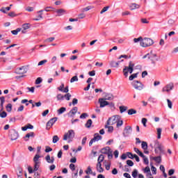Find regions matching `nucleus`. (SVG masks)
Wrapping results in <instances>:
<instances>
[{
	"label": "nucleus",
	"instance_id": "nucleus-1",
	"mask_svg": "<svg viewBox=\"0 0 178 178\" xmlns=\"http://www.w3.org/2000/svg\"><path fill=\"white\" fill-rule=\"evenodd\" d=\"M146 58H147L149 60H151L153 65H155V63H156V62H158L159 60L156 54H154L152 51H151L150 53H148L146 55L143 56V59H145Z\"/></svg>",
	"mask_w": 178,
	"mask_h": 178
},
{
	"label": "nucleus",
	"instance_id": "nucleus-2",
	"mask_svg": "<svg viewBox=\"0 0 178 178\" xmlns=\"http://www.w3.org/2000/svg\"><path fill=\"white\" fill-rule=\"evenodd\" d=\"M133 72H134V63L130 61L129 63V66H125L124 68L123 69L124 76H125V77H127V76H129V73L131 74Z\"/></svg>",
	"mask_w": 178,
	"mask_h": 178
},
{
	"label": "nucleus",
	"instance_id": "nucleus-3",
	"mask_svg": "<svg viewBox=\"0 0 178 178\" xmlns=\"http://www.w3.org/2000/svg\"><path fill=\"white\" fill-rule=\"evenodd\" d=\"M75 134H76L74 133V131L73 129L69 130L67 133H65L64 134L63 140H64V141H66L68 139L70 140L68 143H70V141H73V138H74Z\"/></svg>",
	"mask_w": 178,
	"mask_h": 178
},
{
	"label": "nucleus",
	"instance_id": "nucleus-4",
	"mask_svg": "<svg viewBox=\"0 0 178 178\" xmlns=\"http://www.w3.org/2000/svg\"><path fill=\"white\" fill-rule=\"evenodd\" d=\"M154 44V40L149 38H144L142 39L140 42V46L143 47V48H147V47H151V45Z\"/></svg>",
	"mask_w": 178,
	"mask_h": 178
},
{
	"label": "nucleus",
	"instance_id": "nucleus-5",
	"mask_svg": "<svg viewBox=\"0 0 178 178\" xmlns=\"http://www.w3.org/2000/svg\"><path fill=\"white\" fill-rule=\"evenodd\" d=\"M131 86L138 91H141V90L144 88V84H143L140 81H134L131 83Z\"/></svg>",
	"mask_w": 178,
	"mask_h": 178
},
{
	"label": "nucleus",
	"instance_id": "nucleus-6",
	"mask_svg": "<svg viewBox=\"0 0 178 178\" xmlns=\"http://www.w3.org/2000/svg\"><path fill=\"white\" fill-rule=\"evenodd\" d=\"M28 71L29 68L27 66H22L17 68L15 71V73L16 74H26V73H27Z\"/></svg>",
	"mask_w": 178,
	"mask_h": 178
},
{
	"label": "nucleus",
	"instance_id": "nucleus-7",
	"mask_svg": "<svg viewBox=\"0 0 178 178\" xmlns=\"http://www.w3.org/2000/svg\"><path fill=\"white\" fill-rule=\"evenodd\" d=\"M132 131L133 127H131V126L125 127L122 132L123 137H129V136L131 134Z\"/></svg>",
	"mask_w": 178,
	"mask_h": 178
},
{
	"label": "nucleus",
	"instance_id": "nucleus-8",
	"mask_svg": "<svg viewBox=\"0 0 178 178\" xmlns=\"http://www.w3.org/2000/svg\"><path fill=\"white\" fill-rule=\"evenodd\" d=\"M10 136L12 141H14L15 140H17L19 138V132L15 129H12L10 131Z\"/></svg>",
	"mask_w": 178,
	"mask_h": 178
},
{
	"label": "nucleus",
	"instance_id": "nucleus-9",
	"mask_svg": "<svg viewBox=\"0 0 178 178\" xmlns=\"http://www.w3.org/2000/svg\"><path fill=\"white\" fill-rule=\"evenodd\" d=\"M98 102L100 104V108H105L109 105V102H107L104 98H99Z\"/></svg>",
	"mask_w": 178,
	"mask_h": 178
},
{
	"label": "nucleus",
	"instance_id": "nucleus-10",
	"mask_svg": "<svg viewBox=\"0 0 178 178\" xmlns=\"http://www.w3.org/2000/svg\"><path fill=\"white\" fill-rule=\"evenodd\" d=\"M127 155L129 159H136V162H140V157L137 156V154H133V153L130 152H127Z\"/></svg>",
	"mask_w": 178,
	"mask_h": 178
},
{
	"label": "nucleus",
	"instance_id": "nucleus-11",
	"mask_svg": "<svg viewBox=\"0 0 178 178\" xmlns=\"http://www.w3.org/2000/svg\"><path fill=\"white\" fill-rule=\"evenodd\" d=\"M155 145L156 148H158V149L160 151V155H161V154H165L163 146H162V145H161L158 140L155 141Z\"/></svg>",
	"mask_w": 178,
	"mask_h": 178
},
{
	"label": "nucleus",
	"instance_id": "nucleus-12",
	"mask_svg": "<svg viewBox=\"0 0 178 178\" xmlns=\"http://www.w3.org/2000/svg\"><path fill=\"white\" fill-rule=\"evenodd\" d=\"M30 137L34 138V137H35V134H34V132L28 133L25 136L23 137V139L24 141H29Z\"/></svg>",
	"mask_w": 178,
	"mask_h": 178
},
{
	"label": "nucleus",
	"instance_id": "nucleus-13",
	"mask_svg": "<svg viewBox=\"0 0 178 178\" xmlns=\"http://www.w3.org/2000/svg\"><path fill=\"white\" fill-rule=\"evenodd\" d=\"M56 120H58V118L56 117L50 119V120L47 122V127H52Z\"/></svg>",
	"mask_w": 178,
	"mask_h": 178
},
{
	"label": "nucleus",
	"instance_id": "nucleus-14",
	"mask_svg": "<svg viewBox=\"0 0 178 178\" xmlns=\"http://www.w3.org/2000/svg\"><path fill=\"white\" fill-rule=\"evenodd\" d=\"M77 111H79V108L77 107H74L69 113H68V116L70 118H73L74 116L75 113H77Z\"/></svg>",
	"mask_w": 178,
	"mask_h": 178
},
{
	"label": "nucleus",
	"instance_id": "nucleus-15",
	"mask_svg": "<svg viewBox=\"0 0 178 178\" xmlns=\"http://www.w3.org/2000/svg\"><path fill=\"white\" fill-rule=\"evenodd\" d=\"M150 159L155 161L156 163H162V156L161 154L158 156L150 157Z\"/></svg>",
	"mask_w": 178,
	"mask_h": 178
},
{
	"label": "nucleus",
	"instance_id": "nucleus-16",
	"mask_svg": "<svg viewBox=\"0 0 178 178\" xmlns=\"http://www.w3.org/2000/svg\"><path fill=\"white\" fill-rule=\"evenodd\" d=\"M56 13H57V16H63V15H66V11L63 8L58 9L56 10Z\"/></svg>",
	"mask_w": 178,
	"mask_h": 178
},
{
	"label": "nucleus",
	"instance_id": "nucleus-17",
	"mask_svg": "<svg viewBox=\"0 0 178 178\" xmlns=\"http://www.w3.org/2000/svg\"><path fill=\"white\" fill-rule=\"evenodd\" d=\"M92 140L95 143L96 141H99V140H102V136L99 135V134L96 133L94 134V138Z\"/></svg>",
	"mask_w": 178,
	"mask_h": 178
},
{
	"label": "nucleus",
	"instance_id": "nucleus-18",
	"mask_svg": "<svg viewBox=\"0 0 178 178\" xmlns=\"http://www.w3.org/2000/svg\"><path fill=\"white\" fill-rule=\"evenodd\" d=\"M112 150L111 149V147H104L101 149V152L102 154H104L106 155L108 154V152H111Z\"/></svg>",
	"mask_w": 178,
	"mask_h": 178
},
{
	"label": "nucleus",
	"instance_id": "nucleus-19",
	"mask_svg": "<svg viewBox=\"0 0 178 178\" xmlns=\"http://www.w3.org/2000/svg\"><path fill=\"white\" fill-rule=\"evenodd\" d=\"M120 63V61L115 62L112 60L110 62V66L111 67H118Z\"/></svg>",
	"mask_w": 178,
	"mask_h": 178
},
{
	"label": "nucleus",
	"instance_id": "nucleus-20",
	"mask_svg": "<svg viewBox=\"0 0 178 178\" xmlns=\"http://www.w3.org/2000/svg\"><path fill=\"white\" fill-rule=\"evenodd\" d=\"M119 115H114L113 117H111L112 123L111 125L115 124L118 122V120H119Z\"/></svg>",
	"mask_w": 178,
	"mask_h": 178
},
{
	"label": "nucleus",
	"instance_id": "nucleus-21",
	"mask_svg": "<svg viewBox=\"0 0 178 178\" xmlns=\"http://www.w3.org/2000/svg\"><path fill=\"white\" fill-rule=\"evenodd\" d=\"M0 101H1V104H0V106L1 108V111H3V104H5V97L2 96V97H0Z\"/></svg>",
	"mask_w": 178,
	"mask_h": 178
},
{
	"label": "nucleus",
	"instance_id": "nucleus-22",
	"mask_svg": "<svg viewBox=\"0 0 178 178\" xmlns=\"http://www.w3.org/2000/svg\"><path fill=\"white\" fill-rule=\"evenodd\" d=\"M40 158H41V156H40L39 154H35L33 158L34 163H41V162L38 161V159H40Z\"/></svg>",
	"mask_w": 178,
	"mask_h": 178
},
{
	"label": "nucleus",
	"instance_id": "nucleus-23",
	"mask_svg": "<svg viewBox=\"0 0 178 178\" xmlns=\"http://www.w3.org/2000/svg\"><path fill=\"white\" fill-rule=\"evenodd\" d=\"M104 99L106 101H112V99H113V95L107 94Z\"/></svg>",
	"mask_w": 178,
	"mask_h": 178
},
{
	"label": "nucleus",
	"instance_id": "nucleus-24",
	"mask_svg": "<svg viewBox=\"0 0 178 178\" xmlns=\"http://www.w3.org/2000/svg\"><path fill=\"white\" fill-rule=\"evenodd\" d=\"M137 113V111L134 108H130L128 110V115H136Z\"/></svg>",
	"mask_w": 178,
	"mask_h": 178
},
{
	"label": "nucleus",
	"instance_id": "nucleus-25",
	"mask_svg": "<svg viewBox=\"0 0 178 178\" xmlns=\"http://www.w3.org/2000/svg\"><path fill=\"white\" fill-rule=\"evenodd\" d=\"M130 8H131V10H134V9L140 8V5L137 3H132Z\"/></svg>",
	"mask_w": 178,
	"mask_h": 178
},
{
	"label": "nucleus",
	"instance_id": "nucleus-26",
	"mask_svg": "<svg viewBox=\"0 0 178 178\" xmlns=\"http://www.w3.org/2000/svg\"><path fill=\"white\" fill-rule=\"evenodd\" d=\"M91 124H92V120L89 119L85 124V127H87V129H90V127H91Z\"/></svg>",
	"mask_w": 178,
	"mask_h": 178
},
{
	"label": "nucleus",
	"instance_id": "nucleus-27",
	"mask_svg": "<svg viewBox=\"0 0 178 178\" xmlns=\"http://www.w3.org/2000/svg\"><path fill=\"white\" fill-rule=\"evenodd\" d=\"M20 31H22V28H17L16 30L11 31V33L13 35H17V33Z\"/></svg>",
	"mask_w": 178,
	"mask_h": 178
},
{
	"label": "nucleus",
	"instance_id": "nucleus-28",
	"mask_svg": "<svg viewBox=\"0 0 178 178\" xmlns=\"http://www.w3.org/2000/svg\"><path fill=\"white\" fill-rule=\"evenodd\" d=\"M138 76V72L135 73V74H131V76H129V80L130 81H132V80H133L134 79H137V76Z\"/></svg>",
	"mask_w": 178,
	"mask_h": 178
},
{
	"label": "nucleus",
	"instance_id": "nucleus-29",
	"mask_svg": "<svg viewBox=\"0 0 178 178\" xmlns=\"http://www.w3.org/2000/svg\"><path fill=\"white\" fill-rule=\"evenodd\" d=\"M143 149H148V143L145 141H143L141 144Z\"/></svg>",
	"mask_w": 178,
	"mask_h": 178
},
{
	"label": "nucleus",
	"instance_id": "nucleus-30",
	"mask_svg": "<svg viewBox=\"0 0 178 178\" xmlns=\"http://www.w3.org/2000/svg\"><path fill=\"white\" fill-rule=\"evenodd\" d=\"M31 24L29 23L24 24H22V29L23 30H29L31 27Z\"/></svg>",
	"mask_w": 178,
	"mask_h": 178
},
{
	"label": "nucleus",
	"instance_id": "nucleus-31",
	"mask_svg": "<svg viewBox=\"0 0 178 178\" xmlns=\"http://www.w3.org/2000/svg\"><path fill=\"white\" fill-rule=\"evenodd\" d=\"M127 111V106H120V113H123V112H126Z\"/></svg>",
	"mask_w": 178,
	"mask_h": 178
},
{
	"label": "nucleus",
	"instance_id": "nucleus-32",
	"mask_svg": "<svg viewBox=\"0 0 178 178\" xmlns=\"http://www.w3.org/2000/svg\"><path fill=\"white\" fill-rule=\"evenodd\" d=\"M64 112H66V108L61 107L60 109L58 110V115H62Z\"/></svg>",
	"mask_w": 178,
	"mask_h": 178
},
{
	"label": "nucleus",
	"instance_id": "nucleus-33",
	"mask_svg": "<svg viewBox=\"0 0 178 178\" xmlns=\"http://www.w3.org/2000/svg\"><path fill=\"white\" fill-rule=\"evenodd\" d=\"M144 172H145V173H148V175H149V176H152V175L151 174V169H150L148 166H147V167L144 169Z\"/></svg>",
	"mask_w": 178,
	"mask_h": 178
},
{
	"label": "nucleus",
	"instance_id": "nucleus-34",
	"mask_svg": "<svg viewBox=\"0 0 178 178\" xmlns=\"http://www.w3.org/2000/svg\"><path fill=\"white\" fill-rule=\"evenodd\" d=\"M72 97V95L70 93H67L65 95H63V98L67 101H70V98Z\"/></svg>",
	"mask_w": 178,
	"mask_h": 178
},
{
	"label": "nucleus",
	"instance_id": "nucleus-35",
	"mask_svg": "<svg viewBox=\"0 0 178 178\" xmlns=\"http://www.w3.org/2000/svg\"><path fill=\"white\" fill-rule=\"evenodd\" d=\"M117 127H120V126H123V120H120L119 118L118 121H117Z\"/></svg>",
	"mask_w": 178,
	"mask_h": 178
},
{
	"label": "nucleus",
	"instance_id": "nucleus-36",
	"mask_svg": "<svg viewBox=\"0 0 178 178\" xmlns=\"http://www.w3.org/2000/svg\"><path fill=\"white\" fill-rule=\"evenodd\" d=\"M41 163H35L34 164V169H33V172H37V170H38L39 168H40V164Z\"/></svg>",
	"mask_w": 178,
	"mask_h": 178
},
{
	"label": "nucleus",
	"instance_id": "nucleus-37",
	"mask_svg": "<svg viewBox=\"0 0 178 178\" xmlns=\"http://www.w3.org/2000/svg\"><path fill=\"white\" fill-rule=\"evenodd\" d=\"M151 169L153 175H156V168L152 165V163H150Z\"/></svg>",
	"mask_w": 178,
	"mask_h": 178
},
{
	"label": "nucleus",
	"instance_id": "nucleus-38",
	"mask_svg": "<svg viewBox=\"0 0 178 178\" xmlns=\"http://www.w3.org/2000/svg\"><path fill=\"white\" fill-rule=\"evenodd\" d=\"M6 109L7 112H12V104H7V106H6Z\"/></svg>",
	"mask_w": 178,
	"mask_h": 178
},
{
	"label": "nucleus",
	"instance_id": "nucleus-39",
	"mask_svg": "<svg viewBox=\"0 0 178 178\" xmlns=\"http://www.w3.org/2000/svg\"><path fill=\"white\" fill-rule=\"evenodd\" d=\"M105 129H108V133H112L113 131V127L105 125Z\"/></svg>",
	"mask_w": 178,
	"mask_h": 178
},
{
	"label": "nucleus",
	"instance_id": "nucleus-40",
	"mask_svg": "<svg viewBox=\"0 0 178 178\" xmlns=\"http://www.w3.org/2000/svg\"><path fill=\"white\" fill-rule=\"evenodd\" d=\"M162 134V129L158 128L157 129V138H161V135Z\"/></svg>",
	"mask_w": 178,
	"mask_h": 178
},
{
	"label": "nucleus",
	"instance_id": "nucleus-41",
	"mask_svg": "<svg viewBox=\"0 0 178 178\" xmlns=\"http://www.w3.org/2000/svg\"><path fill=\"white\" fill-rule=\"evenodd\" d=\"M138 175V171L136 169L134 170V171L132 172V177L134 178H137Z\"/></svg>",
	"mask_w": 178,
	"mask_h": 178
},
{
	"label": "nucleus",
	"instance_id": "nucleus-42",
	"mask_svg": "<svg viewBox=\"0 0 178 178\" xmlns=\"http://www.w3.org/2000/svg\"><path fill=\"white\" fill-rule=\"evenodd\" d=\"M104 159H105V156L103 154H100L97 159V161L104 162Z\"/></svg>",
	"mask_w": 178,
	"mask_h": 178
},
{
	"label": "nucleus",
	"instance_id": "nucleus-43",
	"mask_svg": "<svg viewBox=\"0 0 178 178\" xmlns=\"http://www.w3.org/2000/svg\"><path fill=\"white\" fill-rule=\"evenodd\" d=\"M85 172L86 175H91V173H92V170L91 169L90 166H88L87 170Z\"/></svg>",
	"mask_w": 178,
	"mask_h": 178
},
{
	"label": "nucleus",
	"instance_id": "nucleus-44",
	"mask_svg": "<svg viewBox=\"0 0 178 178\" xmlns=\"http://www.w3.org/2000/svg\"><path fill=\"white\" fill-rule=\"evenodd\" d=\"M167 102H168V106L170 109H172V106H173V103H172V101L170 99H167Z\"/></svg>",
	"mask_w": 178,
	"mask_h": 178
},
{
	"label": "nucleus",
	"instance_id": "nucleus-45",
	"mask_svg": "<svg viewBox=\"0 0 178 178\" xmlns=\"http://www.w3.org/2000/svg\"><path fill=\"white\" fill-rule=\"evenodd\" d=\"M165 87L167 88V90H170V91L171 90H173L174 85L173 83H170L168 84Z\"/></svg>",
	"mask_w": 178,
	"mask_h": 178
},
{
	"label": "nucleus",
	"instance_id": "nucleus-46",
	"mask_svg": "<svg viewBox=\"0 0 178 178\" xmlns=\"http://www.w3.org/2000/svg\"><path fill=\"white\" fill-rule=\"evenodd\" d=\"M127 166H134V163L131 160H127Z\"/></svg>",
	"mask_w": 178,
	"mask_h": 178
},
{
	"label": "nucleus",
	"instance_id": "nucleus-47",
	"mask_svg": "<svg viewBox=\"0 0 178 178\" xmlns=\"http://www.w3.org/2000/svg\"><path fill=\"white\" fill-rule=\"evenodd\" d=\"M59 141V137L58 136H53V143L54 144H56V142Z\"/></svg>",
	"mask_w": 178,
	"mask_h": 178
},
{
	"label": "nucleus",
	"instance_id": "nucleus-48",
	"mask_svg": "<svg viewBox=\"0 0 178 178\" xmlns=\"http://www.w3.org/2000/svg\"><path fill=\"white\" fill-rule=\"evenodd\" d=\"M74 81H79V77L77 76H74L70 79V83H74Z\"/></svg>",
	"mask_w": 178,
	"mask_h": 178
},
{
	"label": "nucleus",
	"instance_id": "nucleus-49",
	"mask_svg": "<svg viewBox=\"0 0 178 178\" xmlns=\"http://www.w3.org/2000/svg\"><path fill=\"white\" fill-rule=\"evenodd\" d=\"M41 83H42V78H41V77L37 78V79L35 80V84H41Z\"/></svg>",
	"mask_w": 178,
	"mask_h": 178
},
{
	"label": "nucleus",
	"instance_id": "nucleus-50",
	"mask_svg": "<svg viewBox=\"0 0 178 178\" xmlns=\"http://www.w3.org/2000/svg\"><path fill=\"white\" fill-rule=\"evenodd\" d=\"M109 6H107L106 7H104L102 11L100 12V15H102L103 13H105V12H106L108 10V9H109Z\"/></svg>",
	"mask_w": 178,
	"mask_h": 178
},
{
	"label": "nucleus",
	"instance_id": "nucleus-51",
	"mask_svg": "<svg viewBox=\"0 0 178 178\" xmlns=\"http://www.w3.org/2000/svg\"><path fill=\"white\" fill-rule=\"evenodd\" d=\"M47 62H48L47 60H42L38 63V66H42V65H45Z\"/></svg>",
	"mask_w": 178,
	"mask_h": 178
},
{
	"label": "nucleus",
	"instance_id": "nucleus-52",
	"mask_svg": "<svg viewBox=\"0 0 178 178\" xmlns=\"http://www.w3.org/2000/svg\"><path fill=\"white\" fill-rule=\"evenodd\" d=\"M63 88H65V83H61V85L57 88L58 91H61V92L63 91Z\"/></svg>",
	"mask_w": 178,
	"mask_h": 178
},
{
	"label": "nucleus",
	"instance_id": "nucleus-53",
	"mask_svg": "<svg viewBox=\"0 0 178 178\" xmlns=\"http://www.w3.org/2000/svg\"><path fill=\"white\" fill-rule=\"evenodd\" d=\"M86 118H88L87 113H83L80 115V119H86Z\"/></svg>",
	"mask_w": 178,
	"mask_h": 178
},
{
	"label": "nucleus",
	"instance_id": "nucleus-54",
	"mask_svg": "<svg viewBox=\"0 0 178 178\" xmlns=\"http://www.w3.org/2000/svg\"><path fill=\"white\" fill-rule=\"evenodd\" d=\"M17 170H18L19 173H17V175H20L21 176H23V168L18 167Z\"/></svg>",
	"mask_w": 178,
	"mask_h": 178
},
{
	"label": "nucleus",
	"instance_id": "nucleus-55",
	"mask_svg": "<svg viewBox=\"0 0 178 178\" xmlns=\"http://www.w3.org/2000/svg\"><path fill=\"white\" fill-rule=\"evenodd\" d=\"M6 116H8V113H6L5 111L0 113V117L3 119L6 118Z\"/></svg>",
	"mask_w": 178,
	"mask_h": 178
},
{
	"label": "nucleus",
	"instance_id": "nucleus-56",
	"mask_svg": "<svg viewBox=\"0 0 178 178\" xmlns=\"http://www.w3.org/2000/svg\"><path fill=\"white\" fill-rule=\"evenodd\" d=\"M57 99H58V101H63V99H64L63 95L62 94H58L57 95Z\"/></svg>",
	"mask_w": 178,
	"mask_h": 178
},
{
	"label": "nucleus",
	"instance_id": "nucleus-57",
	"mask_svg": "<svg viewBox=\"0 0 178 178\" xmlns=\"http://www.w3.org/2000/svg\"><path fill=\"white\" fill-rule=\"evenodd\" d=\"M143 41V37H139L138 38H134V42H142Z\"/></svg>",
	"mask_w": 178,
	"mask_h": 178
},
{
	"label": "nucleus",
	"instance_id": "nucleus-58",
	"mask_svg": "<svg viewBox=\"0 0 178 178\" xmlns=\"http://www.w3.org/2000/svg\"><path fill=\"white\" fill-rule=\"evenodd\" d=\"M148 120H147V118H142V123L144 126V127H147V122Z\"/></svg>",
	"mask_w": 178,
	"mask_h": 178
},
{
	"label": "nucleus",
	"instance_id": "nucleus-59",
	"mask_svg": "<svg viewBox=\"0 0 178 178\" xmlns=\"http://www.w3.org/2000/svg\"><path fill=\"white\" fill-rule=\"evenodd\" d=\"M52 151V148L49 146H46V149L44 150L45 152H51Z\"/></svg>",
	"mask_w": 178,
	"mask_h": 178
},
{
	"label": "nucleus",
	"instance_id": "nucleus-60",
	"mask_svg": "<svg viewBox=\"0 0 178 178\" xmlns=\"http://www.w3.org/2000/svg\"><path fill=\"white\" fill-rule=\"evenodd\" d=\"M55 40L54 37H51V38H49L47 39H46V42H52V41H54Z\"/></svg>",
	"mask_w": 178,
	"mask_h": 178
},
{
	"label": "nucleus",
	"instance_id": "nucleus-61",
	"mask_svg": "<svg viewBox=\"0 0 178 178\" xmlns=\"http://www.w3.org/2000/svg\"><path fill=\"white\" fill-rule=\"evenodd\" d=\"M97 170L99 172V173H102L104 172V168L102 166L101 167H97Z\"/></svg>",
	"mask_w": 178,
	"mask_h": 178
},
{
	"label": "nucleus",
	"instance_id": "nucleus-62",
	"mask_svg": "<svg viewBox=\"0 0 178 178\" xmlns=\"http://www.w3.org/2000/svg\"><path fill=\"white\" fill-rule=\"evenodd\" d=\"M8 16H10V17H16L17 15H16L15 12H11L8 13Z\"/></svg>",
	"mask_w": 178,
	"mask_h": 178
},
{
	"label": "nucleus",
	"instance_id": "nucleus-63",
	"mask_svg": "<svg viewBox=\"0 0 178 178\" xmlns=\"http://www.w3.org/2000/svg\"><path fill=\"white\" fill-rule=\"evenodd\" d=\"M108 159H112V158H113V154H112V150L108 153Z\"/></svg>",
	"mask_w": 178,
	"mask_h": 178
},
{
	"label": "nucleus",
	"instance_id": "nucleus-64",
	"mask_svg": "<svg viewBox=\"0 0 178 178\" xmlns=\"http://www.w3.org/2000/svg\"><path fill=\"white\" fill-rule=\"evenodd\" d=\"M123 176H124V177H126V178H131V176L130 175V174H129L127 172L124 173Z\"/></svg>",
	"mask_w": 178,
	"mask_h": 178
}]
</instances>
